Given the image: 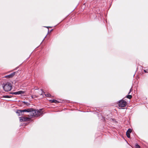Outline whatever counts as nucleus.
Masks as SVG:
<instances>
[{"label":"nucleus","instance_id":"1","mask_svg":"<svg viewBox=\"0 0 148 148\" xmlns=\"http://www.w3.org/2000/svg\"><path fill=\"white\" fill-rule=\"evenodd\" d=\"M22 111L23 113L25 112H30V118H32L33 117H38L42 115L43 114L42 109H40L39 110H36L33 108H30L23 110Z\"/></svg>","mask_w":148,"mask_h":148},{"label":"nucleus","instance_id":"2","mask_svg":"<svg viewBox=\"0 0 148 148\" xmlns=\"http://www.w3.org/2000/svg\"><path fill=\"white\" fill-rule=\"evenodd\" d=\"M3 90L6 92L10 91L12 89V85L11 83L9 82H7L5 84H3Z\"/></svg>","mask_w":148,"mask_h":148},{"label":"nucleus","instance_id":"3","mask_svg":"<svg viewBox=\"0 0 148 148\" xmlns=\"http://www.w3.org/2000/svg\"><path fill=\"white\" fill-rule=\"evenodd\" d=\"M126 104L127 102L123 99L119 101L118 103L119 106L120 108L125 107Z\"/></svg>","mask_w":148,"mask_h":148},{"label":"nucleus","instance_id":"4","mask_svg":"<svg viewBox=\"0 0 148 148\" xmlns=\"http://www.w3.org/2000/svg\"><path fill=\"white\" fill-rule=\"evenodd\" d=\"M20 122L28 121H29L31 118H30V115L29 116V117H26L22 116L20 117Z\"/></svg>","mask_w":148,"mask_h":148},{"label":"nucleus","instance_id":"5","mask_svg":"<svg viewBox=\"0 0 148 148\" xmlns=\"http://www.w3.org/2000/svg\"><path fill=\"white\" fill-rule=\"evenodd\" d=\"M15 72H14L8 75H5L4 76V77L7 78H11L13 77L15 74Z\"/></svg>","mask_w":148,"mask_h":148},{"label":"nucleus","instance_id":"6","mask_svg":"<svg viewBox=\"0 0 148 148\" xmlns=\"http://www.w3.org/2000/svg\"><path fill=\"white\" fill-rule=\"evenodd\" d=\"M24 93V92L23 91H19L17 92H12L10 93L14 95H19Z\"/></svg>","mask_w":148,"mask_h":148},{"label":"nucleus","instance_id":"7","mask_svg":"<svg viewBox=\"0 0 148 148\" xmlns=\"http://www.w3.org/2000/svg\"><path fill=\"white\" fill-rule=\"evenodd\" d=\"M132 130L131 129H129L128 130H127L126 132V134L127 137L128 138H130V134L132 132Z\"/></svg>","mask_w":148,"mask_h":148},{"label":"nucleus","instance_id":"8","mask_svg":"<svg viewBox=\"0 0 148 148\" xmlns=\"http://www.w3.org/2000/svg\"><path fill=\"white\" fill-rule=\"evenodd\" d=\"M16 113L18 114V115H22L23 114V113L22 110H17Z\"/></svg>","mask_w":148,"mask_h":148},{"label":"nucleus","instance_id":"9","mask_svg":"<svg viewBox=\"0 0 148 148\" xmlns=\"http://www.w3.org/2000/svg\"><path fill=\"white\" fill-rule=\"evenodd\" d=\"M49 101L51 103H58V101L57 100H55V99L50 100Z\"/></svg>","mask_w":148,"mask_h":148},{"label":"nucleus","instance_id":"10","mask_svg":"<svg viewBox=\"0 0 148 148\" xmlns=\"http://www.w3.org/2000/svg\"><path fill=\"white\" fill-rule=\"evenodd\" d=\"M12 96L11 95H4L3 96V98H11Z\"/></svg>","mask_w":148,"mask_h":148},{"label":"nucleus","instance_id":"11","mask_svg":"<svg viewBox=\"0 0 148 148\" xmlns=\"http://www.w3.org/2000/svg\"><path fill=\"white\" fill-rule=\"evenodd\" d=\"M126 97L127 98L129 99H131L132 98V96L131 95H127V96Z\"/></svg>","mask_w":148,"mask_h":148},{"label":"nucleus","instance_id":"12","mask_svg":"<svg viewBox=\"0 0 148 148\" xmlns=\"http://www.w3.org/2000/svg\"><path fill=\"white\" fill-rule=\"evenodd\" d=\"M45 95L46 96V97H49L51 96V95L49 93H47L45 94Z\"/></svg>","mask_w":148,"mask_h":148},{"label":"nucleus","instance_id":"13","mask_svg":"<svg viewBox=\"0 0 148 148\" xmlns=\"http://www.w3.org/2000/svg\"><path fill=\"white\" fill-rule=\"evenodd\" d=\"M136 148H140V146L138 145V144H136Z\"/></svg>","mask_w":148,"mask_h":148},{"label":"nucleus","instance_id":"14","mask_svg":"<svg viewBox=\"0 0 148 148\" xmlns=\"http://www.w3.org/2000/svg\"><path fill=\"white\" fill-rule=\"evenodd\" d=\"M132 90V88H131L130 89V91H129V93H128V94H129L131 92Z\"/></svg>","mask_w":148,"mask_h":148},{"label":"nucleus","instance_id":"15","mask_svg":"<svg viewBox=\"0 0 148 148\" xmlns=\"http://www.w3.org/2000/svg\"><path fill=\"white\" fill-rule=\"evenodd\" d=\"M23 103H24L25 104H27V102H26L25 101H23Z\"/></svg>","mask_w":148,"mask_h":148},{"label":"nucleus","instance_id":"16","mask_svg":"<svg viewBox=\"0 0 148 148\" xmlns=\"http://www.w3.org/2000/svg\"><path fill=\"white\" fill-rule=\"evenodd\" d=\"M41 90V92H42V93L40 94V95H42V90Z\"/></svg>","mask_w":148,"mask_h":148},{"label":"nucleus","instance_id":"17","mask_svg":"<svg viewBox=\"0 0 148 148\" xmlns=\"http://www.w3.org/2000/svg\"><path fill=\"white\" fill-rule=\"evenodd\" d=\"M144 71L145 73H147V72L145 70H144Z\"/></svg>","mask_w":148,"mask_h":148},{"label":"nucleus","instance_id":"18","mask_svg":"<svg viewBox=\"0 0 148 148\" xmlns=\"http://www.w3.org/2000/svg\"><path fill=\"white\" fill-rule=\"evenodd\" d=\"M52 29L50 31V32L51 31H52Z\"/></svg>","mask_w":148,"mask_h":148}]
</instances>
